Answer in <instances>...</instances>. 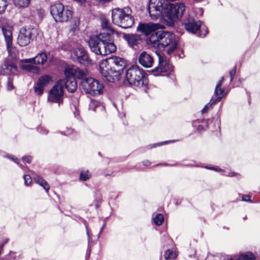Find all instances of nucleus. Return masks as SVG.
I'll list each match as a JSON object with an SVG mask.
<instances>
[{"instance_id": "nucleus-1", "label": "nucleus", "mask_w": 260, "mask_h": 260, "mask_svg": "<svg viewBox=\"0 0 260 260\" xmlns=\"http://www.w3.org/2000/svg\"><path fill=\"white\" fill-rule=\"evenodd\" d=\"M125 67L126 62L124 59L114 56L101 62L100 73L106 80L114 82L119 79L120 76Z\"/></svg>"}, {"instance_id": "nucleus-2", "label": "nucleus", "mask_w": 260, "mask_h": 260, "mask_svg": "<svg viewBox=\"0 0 260 260\" xmlns=\"http://www.w3.org/2000/svg\"><path fill=\"white\" fill-rule=\"evenodd\" d=\"M88 45L92 52L101 55L112 53L116 50L112 37L108 34L91 36L88 41Z\"/></svg>"}, {"instance_id": "nucleus-3", "label": "nucleus", "mask_w": 260, "mask_h": 260, "mask_svg": "<svg viewBox=\"0 0 260 260\" xmlns=\"http://www.w3.org/2000/svg\"><path fill=\"white\" fill-rule=\"evenodd\" d=\"M149 41L154 47L159 49L169 47L167 53L169 55L176 49L178 45V40L173 33L162 30L150 35Z\"/></svg>"}, {"instance_id": "nucleus-4", "label": "nucleus", "mask_w": 260, "mask_h": 260, "mask_svg": "<svg viewBox=\"0 0 260 260\" xmlns=\"http://www.w3.org/2000/svg\"><path fill=\"white\" fill-rule=\"evenodd\" d=\"M131 12L129 7L114 9L112 11L113 23L123 29L131 28L134 23V18L131 15Z\"/></svg>"}, {"instance_id": "nucleus-5", "label": "nucleus", "mask_w": 260, "mask_h": 260, "mask_svg": "<svg viewBox=\"0 0 260 260\" xmlns=\"http://www.w3.org/2000/svg\"><path fill=\"white\" fill-rule=\"evenodd\" d=\"M124 82L131 86L145 87L148 84L147 74L138 66H133L126 71Z\"/></svg>"}, {"instance_id": "nucleus-6", "label": "nucleus", "mask_w": 260, "mask_h": 260, "mask_svg": "<svg viewBox=\"0 0 260 260\" xmlns=\"http://www.w3.org/2000/svg\"><path fill=\"white\" fill-rule=\"evenodd\" d=\"M50 13L56 22H66L72 17V11L69 7L57 3L50 7Z\"/></svg>"}, {"instance_id": "nucleus-7", "label": "nucleus", "mask_w": 260, "mask_h": 260, "mask_svg": "<svg viewBox=\"0 0 260 260\" xmlns=\"http://www.w3.org/2000/svg\"><path fill=\"white\" fill-rule=\"evenodd\" d=\"M81 84L86 93L93 96L102 94L104 88L102 83L92 77L85 78L82 80Z\"/></svg>"}, {"instance_id": "nucleus-8", "label": "nucleus", "mask_w": 260, "mask_h": 260, "mask_svg": "<svg viewBox=\"0 0 260 260\" xmlns=\"http://www.w3.org/2000/svg\"><path fill=\"white\" fill-rule=\"evenodd\" d=\"M184 11L185 6L183 3L169 5L165 11L168 24L170 26H173L175 21L183 15Z\"/></svg>"}, {"instance_id": "nucleus-9", "label": "nucleus", "mask_w": 260, "mask_h": 260, "mask_svg": "<svg viewBox=\"0 0 260 260\" xmlns=\"http://www.w3.org/2000/svg\"><path fill=\"white\" fill-rule=\"evenodd\" d=\"M158 57V64L152 70L154 76H168L173 72V68L166 57L160 53H157Z\"/></svg>"}, {"instance_id": "nucleus-10", "label": "nucleus", "mask_w": 260, "mask_h": 260, "mask_svg": "<svg viewBox=\"0 0 260 260\" xmlns=\"http://www.w3.org/2000/svg\"><path fill=\"white\" fill-rule=\"evenodd\" d=\"M164 0H149L148 12L152 19L156 20L162 15Z\"/></svg>"}, {"instance_id": "nucleus-11", "label": "nucleus", "mask_w": 260, "mask_h": 260, "mask_svg": "<svg viewBox=\"0 0 260 260\" xmlns=\"http://www.w3.org/2000/svg\"><path fill=\"white\" fill-rule=\"evenodd\" d=\"M60 82H57L48 93V100L52 103H56L59 106L63 101V90L60 85Z\"/></svg>"}, {"instance_id": "nucleus-12", "label": "nucleus", "mask_w": 260, "mask_h": 260, "mask_svg": "<svg viewBox=\"0 0 260 260\" xmlns=\"http://www.w3.org/2000/svg\"><path fill=\"white\" fill-rule=\"evenodd\" d=\"M88 74V71L86 69H81L75 66H69L66 68L64 70V75L67 77L71 76L75 79H82L85 78Z\"/></svg>"}, {"instance_id": "nucleus-13", "label": "nucleus", "mask_w": 260, "mask_h": 260, "mask_svg": "<svg viewBox=\"0 0 260 260\" xmlns=\"http://www.w3.org/2000/svg\"><path fill=\"white\" fill-rule=\"evenodd\" d=\"M2 29L6 43L7 50L9 53L12 55L13 53L15 54L13 52L14 48L12 46L13 28L11 26L6 25L3 26Z\"/></svg>"}, {"instance_id": "nucleus-14", "label": "nucleus", "mask_w": 260, "mask_h": 260, "mask_svg": "<svg viewBox=\"0 0 260 260\" xmlns=\"http://www.w3.org/2000/svg\"><path fill=\"white\" fill-rule=\"evenodd\" d=\"M159 25L153 22L140 23L137 27V31L147 36L154 34V31L158 29Z\"/></svg>"}, {"instance_id": "nucleus-15", "label": "nucleus", "mask_w": 260, "mask_h": 260, "mask_svg": "<svg viewBox=\"0 0 260 260\" xmlns=\"http://www.w3.org/2000/svg\"><path fill=\"white\" fill-rule=\"evenodd\" d=\"M31 37V29L23 27L20 30L17 38V43L20 46H25L30 43Z\"/></svg>"}, {"instance_id": "nucleus-16", "label": "nucleus", "mask_w": 260, "mask_h": 260, "mask_svg": "<svg viewBox=\"0 0 260 260\" xmlns=\"http://www.w3.org/2000/svg\"><path fill=\"white\" fill-rule=\"evenodd\" d=\"M49 59L48 54L46 52H41L38 53L35 57L21 60L22 62L34 63L38 65H44L47 63Z\"/></svg>"}, {"instance_id": "nucleus-17", "label": "nucleus", "mask_w": 260, "mask_h": 260, "mask_svg": "<svg viewBox=\"0 0 260 260\" xmlns=\"http://www.w3.org/2000/svg\"><path fill=\"white\" fill-rule=\"evenodd\" d=\"M186 30L192 34H196L199 31L202 25V22L196 21L193 18H188L184 22Z\"/></svg>"}, {"instance_id": "nucleus-18", "label": "nucleus", "mask_w": 260, "mask_h": 260, "mask_svg": "<svg viewBox=\"0 0 260 260\" xmlns=\"http://www.w3.org/2000/svg\"><path fill=\"white\" fill-rule=\"evenodd\" d=\"M57 82H60V85L62 88L64 87L69 92H74L77 89V84L76 79L71 76H66L64 79L59 80Z\"/></svg>"}, {"instance_id": "nucleus-19", "label": "nucleus", "mask_w": 260, "mask_h": 260, "mask_svg": "<svg viewBox=\"0 0 260 260\" xmlns=\"http://www.w3.org/2000/svg\"><path fill=\"white\" fill-rule=\"evenodd\" d=\"M74 54L81 64L88 65L91 63L86 51L82 47L76 48L74 50Z\"/></svg>"}, {"instance_id": "nucleus-20", "label": "nucleus", "mask_w": 260, "mask_h": 260, "mask_svg": "<svg viewBox=\"0 0 260 260\" xmlns=\"http://www.w3.org/2000/svg\"><path fill=\"white\" fill-rule=\"evenodd\" d=\"M138 61L143 67L149 68L152 66L153 58L150 54L147 52L143 51L140 54L138 57Z\"/></svg>"}, {"instance_id": "nucleus-21", "label": "nucleus", "mask_w": 260, "mask_h": 260, "mask_svg": "<svg viewBox=\"0 0 260 260\" xmlns=\"http://www.w3.org/2000/svg\"><path fill=\"white\" fill-rule=\"evenodd\" d=\"M124 38L127 41L129 47L135 48L141 41V37L136 34H126Z\"/></svg>"}, {"instance_id": "nucleus-22", "label": "nucleus", "mask_w": 260, "mask_h": 260, "mask_svg": "<svg viewBox=\"0 0 260 260\" xmlns=\"http://www.w3.org/2000/svg\"><path fill=\"white\" fill-rule=\"evenodd\" d=\"M101 26L102 32L100 34H105V35L108 34L112 37V34L115 31L106 19H103L102 20Z\"/></svg>"}, {"instance_id": "nucleus-23", "label": "nucleus", "mask_w": 260, "mask_h": 260, "mask_svg": "<svg viewBox=\"0 0 260 260\" xmlns=\"http://www.w3.org/2000/svg\"><path fill=\"white\" fill-rule=\"evenodd\" d=\"M3 70H7L13 74H14L17 71V67L15 63L13 60H10L7 59L3 66H2Z\"/></svg>"}, {"instance_id": "nucleus-24", "label": "nucleus", "mask_w": 260, "mask_h": 260, "mask_svg": "<svg viewBox=\"0 0 260 260\" xmlns=\"http://www.w3.org/2000/svg\"><path fill=\"white\" fill-rule=\"evenodd\" d=\"M224 89L222 88L221 87H215L214 94L216 96V98L215 100H213L210 106L212 105L216 104L217 103L219 102L222 97L223 96Z\"/></svg>"}, {"instance_id": "nucleus-25", "label": "nucleus", "mask_w": 260, "mask_h": 260, "mask_svg": "<svg viewBox=\"0 0 260 260\" xmlns=\"http://www.w3.org/2000/svg\"><path fill=\"white\" fill-rule=\"evenodd\" d=\"M34 179L35 181L37 184L41 186L47 192H48L50 189V186L46 181V180H45L41 177L39 176H37L36 177H34Z\"/></svg>"}, {"instance_id": "nucleus-26", "label": "nucleus", "mask_w": 260, "mask_h": 260, "mask_svg": "<svg viewBox=\"0 0 260 260\" xmlns=\"http://www.w3.org/2000/svg\"><path fill=\"white\" fill-rule=\"evenodd\" d=\"M21 252L10 251L9 253L4 256V258L5 260H19L21 258Z\"/></svg>"}, {"instance_id": "nucleus-27", "label": "nucleus", "mask_w": 260, "mask_h": 260, "mask_svg": "<svg viewBox=\"0 0 260 260\" xmlns=\"http://www.w3.org/2000/svg\"><path fill=\"white\" fill-rule=\"evenodd\" d=\"M255 258L256 257L253 253L247 252L240 254L236 258V260H255Z\"/></svg>"}, {"instance_id": "nucleus-28", "label": "nucleus", "mask_w": 260, "mask_h": 260, "mask_svg": "<svg viewBox=\"0 0 260 260\" xmlns=\"http://www.w3.org/2000/svg\"><path fill=\"white\" fill-rule=\"evenodd\" d=\"M51 81V77L49 75H45L40 77L37 82L45 88L49 84Z\"/></svg>"}, {"instance_id": "nucleus-29", "label": "nucleus", "mask_w": 260, "mask_h": 260, "mask_svg": "<svg viewBox=\"0 0 260 260\" xmlns=\"http://www.w3.org/2000/svg\"><path fill=\"white\" fill-rule=\"evenodd\" d=\"M177 256V253L174 249H169L167 250L165 253L166 260H175Z\"/></svg>"}, {"instance_id": "nucleus-30", "label": "nucleus", "mask_w": 260, "mask_h": 260, "mask_svg": "<svg viewBox=\"0 0 260 260\" xmlns=\"http://www.w3.org/2000/svg\"><path fill=\"white\" fill-rule=\"evenodd\" d=\"M22 69L29 72L33 73H38L39 72V69L31 64H23L22 66Z\"/></svg>"}, {"instance_id": "nucleus-31", "label": "nucleus", "mask_w": 260, "mask_h": 260, "mask_svg": "<svg viewBox=\"0 0 260 260\" xmlns=\"http://www.w3.org/2000/svg\"><path fill=\"white\" fill-rule=\"evenodd\" d=\"M15 6L19 8L27 7L30 3V0H13Z\"/></svg>"}, {"instance_id": "nucleus-32", "label": "nucleus", "mask_w": 260, "mask_h": 260, "mask_svg": "<svg viewBox=\"0 0 260 260\" xmlns=\"http://www.w3.org/2000/svg\"><path fill=\"white\" fill-rule=\"evenodd\" d=\"M80 24V20L78 17L73 18L72 22L71 31L75 33L78 30V26Z\"/></svg>"}, {"instance_id": "nucleus-33", "label": "nucleus", "mask_w": 260, "mask_h": 260, "mask_svg": "<svg viewBox=\"0 0 260 260\" xmlns=\"http://www.w3.org/2000/svg\"><path fill=\"white\" fill-rule=\"evenodd\" d=\"M164 220V216L161 214H157L153 218V222L156 225H160L162 224Z\"/></svg>"}, {"instance_id": "nucleus-34", "label": "nucleus", "mask_w": 260, "mask_h": 260, "mask_svg": "<svg viewBox=\"0 0 260 260\" xmlns=\"http://www.w3.org/2000/svg\"><path fill=\"white\" fill-rule=\"evenodd\" d=\"M44 88V87L37 82L34 86V91L37 94L41 95L43 94Z\"/></svg>"}, {"instance_id": "nucleus-35", "label": "nucleus", "mask_w": 260, "mask_h": 260, "mask_svg": "<svg viewBox=\"0 0 260 260\" xmlns=\"http://www.w3.org/2000/svg\"><path fill=\"white\" fill-rule=\"evenodd\" d=\"M90 177V174L88 171H82L80 173V179L82 181H86Z\"/></svg>"}, {"instance_id": "nucleus-36", "label": "nucleus", "mask_w": 260, "mask_h": 260, "mask_svg": "<svg viewBox=\"0 0 260 260\" xmlns=\"http://www.w3.org/2000/svg\"><path fill=\"white\" fill-rule=\"evenodd\" d=\"M100 105V103L99 102L94 101V100H91L90 103L89 105V108L90 110H92V111H95V109L98 107Z\"/></svg>"}, {"instance_id": "nucleus-37", "label": "nucleus", "mask_w": 260, "mask_h": 260, "mask_svg": "<svg viewBox=\"0 0 260 260\" xmlns=\"http://www.w3.org/2000/svg\"><path fill=\"white\" fill-rule=\"evenodd\" d=\"M5 157L12 160L14 162L18 164L22 170H25V167H23L22 165L19 164L18 159L16 157H15L14 156L10 155H7L5 156Z\"/></svg>"}, {"instance_id": "nucleus-38", "label": "nucleus", "mask_w": 260, "mask_h": 260, "mask_svg": "<svg viewBox=\"0 0 260 260\" xmlns=\"http://www.w3.org/2000/svg\"><path fill=\"white\" fill-rule=\"evenodd\" d=\"M7 6V0H0V13L5 11Z\"/></svg>"}, {"instance_id": "nucleus-39", "label": "nucleus", "mask_w": 260, "mask_h": 260, "mask_svg": "<svg viewBox=\"0 0 260 260\" xmlns=\"http://www.w3.org/2000/svg\"><path fill=\"white\" fill-rule=\"evenodd\" d=\"M25 185L26 186L29 185L32 182V179L30 175H25L23 177Z\"/></svg>"}, {"instance_id": "nucleus-40", "label": "nucleus", "mask_w": 260, "mask_h": 260, "mask_svg": "<svg viewBox=\"0 0 260 260\" xmlns=\"http://www.w3.org/2000/svg\"><path fill=\"white\" fill-rule=\"evenodd\" d=\"M61 134L63 135L71 136H75L76 133L71 128L68 129L66 132H61Z\"/></svg>"}, {"instance_id": "nucleus-41", "label": "nucleus", "mask_w": 260, "mask_h": 260, "mask_svg": "<svg viewBox=\"0 0 260 260\" xmlns=\"http://www.w3.org/2000/svg\"><path fill=\"white\" fill-rule=\"evenodd\" d=\"M37 131L42 135H46L48 133L47 129L42 126H39L37 127Z\"/></svg>"}, {"instance_id": "nucleus-42", "label": "nucleus", "mask_w": 260, "mask_h": 260, "mask_svg": "<svg viewBox=\"0 0 260 260\" xmlns=\"http://www.w3.org/2000/svg\"><path fill=\"white\" fill-rule=\"evenodd\" d=\"M13 88L14 86L13 85V80L10 77H9L7 82V89L9 90H11Z\"/></svg>"}, {"instance_id": "nucleus-43", "label": "nucleus", "mask_w": 260, "mask_h": 260, "mask_svg": "<svg viewBox=\"0 0 260 260\" xmlns=\"http://www.w3.org/2000/svg\"><path fill=\"white\" fill-rule=\"evenodd\" d=\"M236 66H235L234 67V68L231 70L230 72V81L232 82L233 79H234V78L235 77V75L236 74Z\"/></svg>"}, {"instance_id": "nucleus-44", "label": "nucleus", "mask_w": 260, "mask_h": 260, "mask_svg": "<svg viewBox=\"0 0 260 260\" xmlns=\"http://www.w3.org/2000/svg\"><path fill=\"white\" fill-rule=\"evenodd\" d=\"M176 140H173V141H164V142H161V143H155V144L153 145L152 147H156L157 146H161V145H162L167 144H168L169 143H170V142H176Z\"/></svg>"}, {"instance_id": "nucleus-45", "label": "nucleus", "mask_w": 260, "mask_h": 260, "mask_svg": "<svg viewBox=\"0 0 260 260\" xmlns=\"http://www.w3.org/2000/svg\"><path fill=\"white\" fill-rule=\"evenodd\" d=\"M251 196L249 195H243L242 197V200L245 202H252L250 200Z\"/></svg>"}, {"instance_id": "nucleus-46", "label": "nucleus", "mask_w": 260, "mask_h": 260, "mask_svg": "<svg viewBox=\"0 0 260 260\" xmlns=\"http://www.w3.org/2000/svg\"><path fill=\"white\" fill-rule=\"evenodd\" d=\"M22 159L23 161L29 164L31 162V157L30 156H24L22 158Z\"/></svg>"}, {"instance_id": "nucleus-47", "label": "nucleus", "mask_w": 260, "mask_h": 260, "mask_svg": "<svg viewBox=\"0 0 260 260\" xmlns=\"http://www.w3.org/2000/svg\"><path fill=\"white\" fill-rule=\"evenodd\" d=\"M202 29H203V30H204V31H205V34H201V33H200V34L198 35V36H199V37H205V36H206V35L208 33V29H207V27H205L204 28H203Z\"/></svg>"}, {"instance_id": "nucleus-48", "label": "nucleus", "mask_w": 260, "mask_h": 260, "mask_svg": "<svg viewBox=\"0 0 260 260\" xmlns=\"http://www.w3.org/2000/svg\"><path fill=\"white\" fill-rule=\"evenodd\" d=\"M223 81H224V78L222 77L221 78V79L219 81V82H218L217 85H216L215 87H221V86L222 85V83H223Z\"/></svg>"}, {"instance_id": "nucleus-49", "label": "nucleus", "mask_w": 260, "mask_h": 260, "mask_svg": "<svg viewBox=\"0 0 260 260\" xmlns=\"http://www.w3.org/2000/svg\"><path fill=\"white\" fill-rule=\"evenodd\" d=\"M223 81H224V78L222 77L221 78V79L219 81V82H218L217 85H216L215 87H221V86L222 85V83H223Z\"/></svg>"}, {"instance_id": "nucleus-50", "label": "nucleus", "mask_w": 260, "mask_h": 260, "mask_svg": "<svg viewBox=\"0 0 260 260\" xmlns=\"http://www.w3.org/2000/svg\"><path fill=\"white\" fill-rule=\"evenodd\" d=\"M209 110V105H206L204 107V108L202 110V113H206L207 112V111H208Z\"/></svg>"}, {"instance_id": "nucleus-51", "label": "nucleus", "mask_w": 260, "mask_h": 260, "mask_svg": "<svg viewBox=\"0 0 260 260\" xmlns=\"http://www.w3.org/2000/svg\"><path fill=\"white\" fill-rule=\"evenodd\" d=\"M206 168H207L208 169H210V170H214L216 171H220L221 170L219 169H217V168H213V167H208L207 166L206 167Z\"/></svg>"}, {"instance_id": "nucleus-52", "label": "nucleus", "mask_w": 260, "mask_h": 260, "mask_svg": "<svg viewBox=\"0 0 260 260\" xmlns=\"http://www.w3.org/2000/svg\"><path fill=\"white\" fill-rule=\"evenodd\" d=\"M236 173L235 172H229V174L228 175H226V176H229V177H233V176H235L236 175Z\"/></svg>"}, {"instance_id": "nucleus-53", "label": "nucleus", "mask_w": 260, "mask_h": 260, "mask_svg": "<svg viewBox=\"0 0 260 260\" xmlns=\"http://www.w3.org/2000/svg\"><path fill=\"white\" fill-rule=\"evenodd\" d=\"M74 1L76 2L77 3L82 4L86 2V0H73Z\"/></svg>"}, {"instance_id": "nucleus-54", "label": "nucleus", "mask_w": 260, "mask_h": 260, "mask_svg": "<svg viewBox=\"0 0 260 260\" xmlns=\"http://www.w3.org/2000/svg\"><path fill=\"white\" fill-rule=\"evenodd\" d=\"M8 241H9V239H6L5 240V242H4V243H3V244H0V248H1V249H3V248L4 246V245H5V244H6V243L8 242Z\"/></svg>"}, {"instance_id": "nucleus-55", "label": "nucleus", "mask_w": 260, "mask_h": 260, "mask_svg": "<svg viewBox=\"0 0 260 260\" xmlns=\"http://www.w3.org/2000/svg\"><path fill=\"white\" fill-rule=\"evenodd\" d=\"M75 110L76 111L74 112V115H75V117L78 118V116H79V111L78 110H77V109H76V108L75 107Z\"/></svg>"}, {"instance_id": "nucleus-56", "label": "nucleus", "mask_w": 260, "mask_h": 260, "mask_svg": "<svg viewBox=\"0 0 260 260\" xmlns=\"http://www.w3.org/2000/svg\"><path fill=\"white\" fill-rule=\"evenodd\" d=\"M143 165L147 166L150 165L151 163L148 160H145V161L143 162Z\"/></svg>"}, {"instance_id": "nucleus-57", "label": "nucleus", "mask_w": 260, "mask_h": 260, "mask_svg": "<svg viewBox=\"0 0 260 260\" xmlns=\"http://www.w3.org/2000/svg\"><path fill=\"white\" fill-rule=\"evenodd\" d=\"M106 225V223L104 222L102 225V228L101 229L100 231V232H99V236L101 234L102 232V231L104 229L105 226Z\"/></svg>"}, {"instance_id": "nucleus-58", "label": "nucleus", "mask_w": 260, "mask_h": 260, "mask_svg": "<svg viewBox=\"0 0 260 260\" xmlns=\"http://www.w3.org/2000/svg\"><path fill=\"white\" fill-rule=\"evenodd\" d=\"M203 129V127L202 125H199L198 126V131H202Z\"/></svg>"}, {"instance_id": "nucleus-59", "label": "nucleus", "mask_w": 260, "mask_h": 260, "mask_svg": "<svg viewBox=\"0 0 260 260\" xmlns=\"http://www.w3.org/2000/svg\"><path fill=\"white\" fill-rule=\"evenodd\" d=\"M197 122H199V120H195V121H193V122H192V126H196V123Z\"/></svg>"}, {"instance_id": "nucleus-60", "label": "nucleus", "mask_w": 260, "mask_h": 260, "mask_svg": "<svg viewBox=\"0 0 260 260\" xmlns=\"http://www.w3.org/2000/svg\"><path fill=\"white\" fill-rule=\"evenodd\" d=\"M86 234L87 235V236L89 237V232H88L87 226H86Z\"/></svg>"}, {"instance_id": "nucleus-61", "label": "nucleus", "mask_w": 260, "mask_h": 260, "mask_svg": "<svg viewBox=\"0 0 260 260\" xmlns=\"http://www.w3.org/2000/svg\"><path fill=\"white\" fill-rule=\"evenodd\" d=\"M163 165L165 166H173V165H169L168 164H164Z\"/></svg>"}, {"instance_id": "nucleus-62", "label": "nucleus", "mask_w": 260, "mask_h": 260, "mask_svg": "<svg viewBox=\"0 0 260 260\" xmlns=\"http://www.w3.org/2000/svg\"><path fill=\"white\" fill-rule=\"evenodd\" d=\"M199 10H200V11L201 12V14L202 15V14H203V9L200 8Z\"/></svg>"}, {"instance_id": "nucleus-63", "label": "nucleus", "mask_w": 260, "mask_h": 260, "mask_svg": "<svg viewBox=\"0 0 260 260\" xmlns=\"http://www.w3.org/2000/svg\"><path fill=\"white\" fill-rule=\"evenodd\" d=\"M32 260H37V259H32Z\"/></svg>"}]
</instances>
